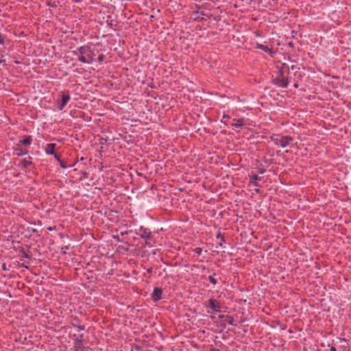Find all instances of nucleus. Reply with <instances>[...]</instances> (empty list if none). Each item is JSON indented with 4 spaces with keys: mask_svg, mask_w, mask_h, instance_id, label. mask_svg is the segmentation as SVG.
<instances>
[{
    "mask_svg": "<svg viewBox=\"0 0 351 351\" xmlns=\"http://www.w3.org/2000/svg\"><path fill=\"white\" fill-rule=\"evenodd\" d=\"M206 307L209 308L212 311H208V313H218L221 311V302L215 298H210L205 304Z\"/></svg>",
    "mask_w": 351,
    "mask_h": 351,
    "instance_id": "f03ea898",
    "label": "nucleus"
},
{
    "mask_svg": "<svg viewBox=\"0 0 351 351\" xmlns=\"http://www.w3.org/2000/svg\"><path fill=\"white\" fill-rule=\"evenodd\" d=\"M257 48L267 52V53H271V50L267 46H265L262 44H258L257 45Z\"/></svg>",
    "mask_w": 351,
    "mask_h": 351,
    "instance_id": "4468645a",
    "label": "nucleus"
},
{
    "mask_svg": "<svg viewBox=\"0 0 351 351\" xmlns=\"http://www.w3.org/2000/svg\"><path fill=\"white\" fill-rule=\"evenodd\" d=\"M62 249L68 250V249H69V246H65V247H63Z\"/></svg>",
    "mask_w": 351,
    "mask_h": 351,
    "instance_id": "c756f323",
    "label": "nucleus"
},
{
    "mask_svg": "<svg viewBox=\"0 0 351 351\" xmlns=\"http://www.w3.org/2000/svg\"><path fill=\"white\" fill-rule=\"evenodd\" d=\"M5 41V37L0 34V45H3Z\"/></svg>",
    "mask_w": 351,
    "mask_h": 351,
    "instance_id": "4be33fe9",
    "label": "nucleus"
},
{
    "mask_svg": "<svg viewBox=\"0 0 351 351\" xmlns=\"http://www.w3.org/2000/svg\"><path fill=\"white\" fill-rule=\"evenodd\" d=\"M75 53L77 56L79 61L82 63L92 64L95 61V53L92 43L78 47Z\"/></svg>",
    "mask_w": 351,
    "mask_h": 351,
    "instance_id": "f257e3e1",
    "label": "nucleus"
},
{
    "mask_svg": "<svg viewBox=\"0 0 351 351\" xmlns=\"http://www.w3.org/2000/svg\"><path fill=\"white\" fill-rule=\"evenodd\" d=\"M147 273L151 274L152 272V268L147 269Z\"/></svg>",
    "mask_w": 351,
    "mask_h": 351,
    "instance_id": "cd10ccee",
    "label": "nucleus"
},
{
    "mask_svg": "<svg viewBox=\"0 0 351 351\" xmlns=\"http://www.w3.org/2000/svg\"><path fill=\"white\" fill-rule=\"evenodd\" d=\"M108 25L110 26V27H112V26L114 25L112 21L108 22Z\"/></svg>",
    "mask_w": 351,
    "mask_h": 351,
    "instance_id": "393cba45",
    "label": "nucleus"
},
{
    "mask_svg": "<svg viewBox=\"0 0 351 351\" xmlns=\"http://www.w3.org/2000/svg\"><path fill=\"white\" fill-rule=\"evenodd\" d=\"M162 290L160 288L155 287L152 293V299L154 301L157 302L162 299Z\"/></svg>",
    "mask_w": 351,
    "mask_h": 351,
    "instance_id": "6e6552de",
    "label": "nucleus"
},
{
    "mask_svg": "<svg viewBox=\"0 0 351 351\" xmlns=\"http://www.w3.org/2000/svg\"><path fill=\"white\" fill-rule=\"evenodd\" d=\"M58 0H47L46 5L51 8H56L58 6Z\"/></svg>",
    "mask_w": 351,
    "mask_h": 351,
    "instance_id": "ddd939ff",
    "label": "nucleus"
},
{
    "mask_svg": "<svg viewBox=\"0 0 351 351\" xmlns=\"http://www.w3.org/2000/svg\"><path fill=\"white\" fill-rule=\"evenodd\" d=\"M330 350V351H336V348L334 346H332Z\"/></svg>",
    "mask_w": 351,
    "mask_h": 351,
    "instance_id": "bb28decb",
    "label": "nucleus"
},
{
    "mask_svg": "<svg viewBox=\"0 0 351 351\" xmlns=\"http://www.w3.org/2000/svg\"><path fill=\"white\" fill-rule=\"evenodd\" d=\"M213 351H219V349H215Z\"/></svg>",
    "mask_w": 351,
    "mask_h": 351,
    "instance_id": "473e14b6",
    "label": "nucleus"
},
{
    "mask_svg": "<svg viewBox=\"0 0 351 351\" xmlns=\"http://www.w3.org/2000/svg\"><path fill=\"white\" fill-rule=\"evenodd\" d=\"M32 143V136H24L22 139H21L18 144L23 145L25 146H29Z\"/></svg>",
    "mask_w": 351,
    "mask_h": 351,
    "instance_id": "9b49d317",
    "label": "nucleus"
},
{
    "mask_svg": "<svg viewBox=\"0 0 351 351\" xmlns=\"http://www.w3.org/2000/svg\"><path fill=\"white\" fill-rule=\"evenodd\" d=\"M235 127H240L241 126V119H239L237 120V122L235 123Z\"/></svg>",
    "mask_w": 351,
    "mask_h": 351,
    "instance_id": "5701e85b",
    "label": "nucleus"
},
{
    "mask_svg": "<svg viewBox=\"0 0 351 351\" xmlns=\"http://www.w3.org/2000/svg\"><path fill=\"white\" fill-rule=\"evenodd\" d=\"M55 229H56V227H55V226H54V227H49V228H47V230H48L49 231H53V230H54Z\"/></svg>",
    "mask_w": 351,
    "mask_h": 351,
    "instance_id": "a878e982",
    "label": "nucleus"
},
{
    "mask_svg": "<svg viewBox=\"0 0 351 351\" xmlns=\"http://www.w3.org/2000/svg\"><path fill=\"white\" fill-rule=\"evenodd\" d=\"M61 93V101L58 102V108L59 110H62L71 99V96L69 92H62Z\"/></svg>",
    "mask_w": 351,
    "mask_h": 351,
    "instance_id": "39448f33",
    "label": "nucleus"
},
{
    "mask_svg": "<svg viewBox=\"0 0 351 351\" xmlns=\"http://www.w3.org/2000/svg\"><path fill=\"white\" fill-rule=\"evenodd\" d=\"M16 147L14 148L15 151L17 152L16 155L19 156H24L28 154V150L26 149H23L21 147L19 144L16 145Z\"/></svg>",
    "mask_w": 351,
    "mask_h": 351,
    "instance_id": "f8f14e48",
    "label": "nucleus"
},
{
    "mask_svg": "<svg viewBox=\"0 0 351 351\" xmlns=\"http://www.w3.org/2000/svg\"><path fill=\"white\" fill-rule=\"evenodd\" d=\"M193 251L198 255L201 254L202 250L201 247H195Z\"/></svg>",
    "mask_w": 351,
    "mask_h": 351,
    "instance_id": "a211bd4d",
    "label": "nucleus"
},
{
    "mask_svg": "<svg viewBox=\"0 0 351 351\" xmlns=\"http://www.w3.org/2000/svg\"><path fill=\"white\" fill-rule=\"evenodd\" d=\"M287 86V82H285V83H284V84H282V86H283V87H286Z\"/></svg>",
    "mask_w": 351,
    "mask_h": 351,
    "instance_id": "c85d7f7f",
    "label": "nucleus"
},
{
    "mask_svg": "<svg viewBox=\"0 0 351 351\" xmlns=\"http://www.w3.org/2000/svg\"><path fill=\"white\" fill-rule=\"evenodd\" d=\"M76 351H94L92 348L90 347H85V346H75Z\"/></svg>",
    "mask_w": 351,
    "mask_h": 351,
    "instance_id": "2eb2a0df",
    "label": "nucleus"
},
{
    "mask_svg": "<svg viewBox=\"0 0 351 351\" xmlns=\"http://www.w3.org/2000/svg\"><path fill=\"white\" fill-rule=\"evenodd\" d=\"M3 269H5V264H3Z\"/></svg>",
    "mask_w": 351,
    "mask_h": 351,
    "instance_id": "7c9ffc66",
    "label": "nucleus"
},
{
    "mask_svg": "<svg viewBox=\"0 0 351 351\" xmlns=\"http://www.w3.org/2000/svg\"><path fill=\"white\" fill-rule=\"evenodd\" d=\"M20 256L22 257V258H28L29 259L30 258V256L25 252L24 250H22L20 251Z\"/></svg>",
    "mask_w": 351,
    "mask_h": 351,
    "instance_id": "f3484780",
    "label": "nucleus"
},
{
    "mask_svg": "<svg viewBox=\"0 0 351 351\" xmlns=\"http://www.w3.org/2000/svg\"><path fill=\"white\" fill-rule=\"evenodd\" d=\"M60 163V167L62 168V169H66L67 167V166L66 165V164L61 160H60L59 162Z\"/></svg>",
    "mask_w": 351,
    "mask_h": 351,
    "instance_id": "aec40b11",
    "label": "nucleus"
},
{
    "mask_svg": "<svg viewBox=\"0 0 351 351\" xmlns=\"http://www.w3.org/2000/svg\"><path fill=\"white\" fill-rule=\"evenodd\" d=\"M292 141L293 138L288 136H281L274 139L275 145L280 146L282 148L286 147Z\"/></svg>",
    "mask_w": 351,
    "mask_h": 351,
    "instance_id": "20e7f679",
    "label": "nucleus"
},
{
    "mask_svg": "<svg viewBox=\"0 0 351 351\" xmlns=\"http://www.w3.org/2000/svg\"><path fill=\"white\" fill-rule=\"evenodd\" d=\"M136 234L141 238L144 239L147 245L150 244L149 241L152 239V232L149 228L144 226H140L136 231Z\"/></svg>",
    "mask_w": 351,
    "mask_h": 351,
    "instance_id": "7ed1b4c3",
    "label": "nucleus"
},
{
    "mask_svg": "<svg viewBox=\"0 0 351 351\" xmlns=\"http://www.w3.org/2000/svg\"><path fill=\"white\" fill-rule=\"evenodd\" d=\"M32 160V157L29 156L27 158H23L20 161L19 166L23 171H26V169L33 164Z\"/></svg>",
    "mask_w": 351,
    "mask_h": 351,
    "instance_id": "423d86ee",
    "label": "nucleus"
},
{
    "mask_svg": "<svg viewBox=\"0 0 351 351\" xmlns=\"http://www.w3.org/2000/svg\"><path fill=\"white\" fill-rule=\"evenodd\" d=\"M56 143H48L45 147V152L46 154L52 155L55 154Z\"/></svg>",
    "mask_w": 351,
    "mask_h": 351,
    "instance_id": "9d476101",
    "label": "nucleus"
},
{
    "mask_svg": "<svg viewBox=\"0 0 351 351\" xmlns=\"http://www.w3.org/2000/svg\"><path fill=\"white\" fill-rule=\"evenodd\" d=\"M104 54L99 55V56H98V61L99 62H102L104 61Z\"/></svg>",
    "mask_w": 351,
    "mask_h": 351,
    "instance_id": "6ab92c4d",
    "label": "nucleus"
},
{
    "mask_svg": "<svg viewBox=\"0 0 351 351\" xmlns=\"http://www.w3.org/2000/svg\"><path fill=\"white\" fill-rule=\"evenodd\" d=\"M71 324L72 325L73 327L77 328L79 330H85V326L81 324L80 319L77 317L72 318L71 321Z\"/></svg>",
    "mask_w": 351,
    "mask_h": 351,
    "instance_id": "0eeeda50",
    "label": "nucleus"
},
{
    "mask_svg": "<svg viewBox=\"0 0 351 351\" xmlns=\"http://www.w3.org/2000/svg\"><path fill=\"white\" fill-rule=\"evenodd\" d=\"M54 156V158L58 161L60 162V160H61L60 159V156H58L57 154L55 153V154H53Z\"/></svg>",
    "mask_w": 351,
    "mask_h": 351,
    "instance_id": "b1692460",
    "label": "nucleus"
},
{
    "mask_svg": "<svg viewBox=\"0 0 351 351\" xmlns=\"http://www.w3.org/2000/svg\"><path fill=\"white\" fill-rule=\"evenodd\" d=\"M217 241H216V247H223V243H225L223 234L221 233L220 230H219L217 233Z\"/></svg>",
    "mask_w": 351,
    "mask_h": 351,
    "instance_id": "1a4fd4ad",
    "label": "nucleus"
},
{
    "mask_svg": "<svg viewBox=\"0 0 351 351\" xmlns=\"http://www.w3.org/2000/svg\"><path fill=\"white\" fill-rule=\"evenodd\" d=\"M82 342L83 341H82V338L76 339V340H75V343L78 344L79 345L78 346H80L82 344Z\"/></svg>",
    "mask_w": 351,
    "mask_h": 351,
    "instance_id": "412c9836",
    "label": "nucleus"
},
{
    "mask_svg": "<svg viewBox=\"0 0 351 351\" xmlns=\"http://www.w3.org/2000/svg\"><path fill=\"white\" fill-rule=\"evenodd\" d=\"M215 275V274H214V275H210L208 277L209 282L214 285H215L218 283L217 279L214 277Z\"/></svg>",
    "mask_w": 351,
    "mask_h": 351,
    "instance_id": "dca6fc26",
    "label": "nucleus"
},
{
    "mask_svg": "<svg viewBox=\"0 0 351 351\" xmlns=\"http://www.w3.org/2000/svg\"><path fill=\"white\" fill-rule=\"evenodd\" d=\"M22 267H25L27 269L28 268L27 266H25L23 264L22 265Z\"/></svg>",
    "mask_w": 351,
    "mask_h": 351,
    "instance_id": "2f4dec72",
    "label": "nucleus"
}]
</instances>
